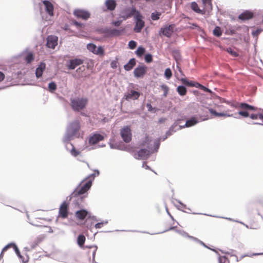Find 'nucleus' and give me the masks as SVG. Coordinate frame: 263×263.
Returning <instances> with one entry per match:
<instances>
[{
	"mask_svg": "<svg viewBox=\"0 0 263 263\" xmlns=\"http://www.w3.org/2000/svg\"><path fill=\"white\" fill-rule=\"evenodd\" d=\"M110 67L112 68H117V62L116 61H112L110 63Z\"/></svg>",
	"mask_w": 263,
	"mask_h": 263,
	"instance_id": "61",
	"label": "nucleus"
},
{
	"mask_svg": "<svg viewBox=\"0 0 263 263\" xmlns=\"http://www.w3.org/2000/svg\"><path fill=\"white\" fill-rule=\"evenodd\" d=\"M209 112L213 115L216 117H231L232 115H228L223 112H217L215 110L210 108L209 109Z\"/></svg>",
	"mask_w": 263,
	"mask_h": 263,
	"instance_id": "24",
	"label": "nucleus"
},
{
	"mask_svg": "<svg viewBox=\"0 0 263 263\" xmlns=\"http://www.w3.org/2000/svg\"><path fill=\"white\" fill-rule=\"evenodd\" d=\"M57 85L55 82H51L49 83L48 88H49V90L50 92H54L57 89Z\"/></svg>",
	"mask_w": 263,
	"mask_h": 263,
	"instance_id": "32",
	"label": "nucleus"
},
{
	"mask_svg": "<svg viewBox=\"0 0 263 263\" xmlns=\"http://www.w3.org/2000/svg\"><path fill=\"white\" fill-rule=\"evenodd\" d=\"M219 263H229V260L225 256H220L218 258Z\"/></svg>",
	"mask_w": 263,
	"mask_h": 263,
	"instance_id": "40",
	"label": "nucleus"
},
{
	"mask_svg": "<svg viewBox=\"0 0 263 263\" xmlns=\"http://www.w3.org/2000/svg\"><path fill=\"white\" fill-rule=\"evenodd\" d=\"M177 90L178 93L181 96H184L186 93V88L183 85L179 86L177 88Z\"/></svg>",
	"mask_w": 263,
	"mask_h": 263,
	"instance_id": "25",
	"label": "nucleus"
},
{
	"mask_svg": "<svg viewBox=\"0 0 263 263\" xmlns=\"http://www.w3.org/2000/svg\"><path fill=\"white\" fill-rule=\"evenodd\" d=\"M85 241V237L83 235H79L78 237V243L80 247H82Z\"/></svg>",
	"mask_w": 263,
	"mask_h": 263,
	"instance_id": "26",
	"label": "nucleus"
},
{
	"mask_svg": "<svg viewBox=\"0 0 263 263\" xmlns=\"http://www.w3.org/2000/svg\"><path fill=\"white\" fill-rule=\"evenodd\" d=\"M227 51L234 57H237L238 56L237 52L230 47L227 48Z\"/></svg>",
	"mask_w": 263,
	"mask_h": 263,
	"instance_id": "42",
	"label": "nucleus"
},
{
	"mask_svg": "<svg viewBox=\"0 0 263 263\" xmlns=\"http://www.w3.org/2000/svg\"><path fill=\"white\" fill-rule=\"evenodd\" d=\"M59 215L62 218H66L68 216V204L65 201L63 202L60 207Z\"/></svg>",
	"mask_w": 263,
	"mask_h": 263,
	"instance_id": "13",
	"label": "nucleus"
},
{
	"mask_svg": "<svg viewBox=\"0 0 263 263\" xmlns=\"http://www.w3.org/2000/svg\"><path fill=\"white\" fill-rule=\"evenodd\" d=\"M146 107L147 108V109L149 111L155 112L156 110L155 108L153 107L150 103L146 104Z\"/></svg>",
	"mask_w": 263,
	"mask_h": 263,
	"instance_id": "57",
	"label": "nucleus"
},
{
	"mask_svg": "<svg viewBox=\"0 0 263 263\" xmlns=\"http://www.w3.org/2000/svg\"><path fill=\"white\" fill-rule=\"evenodd\" d=\"M262 31L261 29H257L255 31H253L252 32V36L254 37L257 38L258 35L260 33V32Z\"/></svg>",
	"mask_w": 263,
	"mask_h": 263,
	"instance_id": "47",
	"label": "nucleus"
},
{
	"mask_svg": "<svg viewBox=\"0 0 263 263\" xmlns=\"http://www.w3.org/2000/svg\"><path fill=\"white\" fill-rule=\"evenodd\" d=\"M15 246V243H13V242H11L9 244H8L7 245H6L3 249H2V252L1 253V256L2 255V254L4 252H5L9 248H14V246Z\"/></svg>",
	"mask_w": 263,
	"mask_h": 263,
	"instance_id": "37",
	"label": "nucleus"
},
{
	"mask_svg": "<svg viewBox=\"0 0 263 263\" xmlns=\"http://www.w3.org/2000/svg\"><path fill=\"white\" fill-rule=\"evenodd\" d=\"M83 60L81 59L74 58L68 60L66 62V66L69 70H73L77 66L82 65Z\"/></svg>",
	"mask_w": 263,
	"mask_h": 263,
	"instance_id": "8",
	"label": "nucleus"
},
{
	"mask_svg": "<svg viewBox=\"0 0 263 263\" xmlns=\"http://www.w3.org/2000/svg\"><path fill=\"white\" fill-rule=\"evenodd\" d=\"M140 93L138 91H137L134 90H131L126 95V100H136L139 98L140 97Z\"/></svg>",
	"mask_w": 263,
	"mask_h": 263,
	"instance_id": "17",
	"label": "nucleus"
},
{
	"mask_svg": "<svg viewBox=\"0 0 263 263\" xmlns=\"http://www.w3.org/2000/svg\"><path fill=\"white\" fill-rule=\"evenodd\" d=\"M181 81L182 82V83L187 85V86H194L195 84H194V82L193 81H188L186 79H184V78H182L181 79Z\"/></svg>",
	"mask_w": 263,
	"mask_h": 263,
	"instance_id": "41",
	"label": "nucleus"
},
{
	"mask_svg": "<svg viewBox=\"0 0 263 263\" xmlns=\"http://www.w3.org/2000/svg\"><path fill=\"white\" fill-rule=\"evenodd\" d=\"M84 70H85V67H84V66H82V67H80L78 68L77 69L76 71H77V72L80 73V72H83Z\"/></svg>",
	"mask_w": 263,
	"mask_h": 263,
	"instance_id": "64",
	"label": "nucleus"
},
{
	"mask_svg": "<svg viewBox=\"0 0 263 263\" xmlns=\"http://www.w3.org/2000/svg\"><path fill=\"white\" fill-rule=\"evenodd\" d=\"M68 144L72 146V149L70 151L71 155L73 157H77L78 155H79L80 152L75 149L74 147L71 143H68L67 145Z\"/></svg>",
	"mask_w": 263,
	"mask_h": 263,
	"instance_id": "29",
	"label": "nucleus"
},
{
	"mask_svg": "<svg viewBox=\"0 0 263 263\" xmlns=\"http://www.w3.org/2000/svg\"><path fill=\"white\" fill-rule=\"evenodd\" d=\"M138 13H140V12L138 11L135 7H128L124 8L121 12L120 14L121 17L123 18V20H125L127 18H129L132 16L135 17V16L137 15Z\"/></svg>",
	"mask_w": 263,
	"mask_h": 263,
	"instance_id": "4",
	"label": "nucleus"
},
{
	"mask_svg": "<svg viewBox=\"0 0 263 263\" xmlns=\"http://www.w3.org/2000/svg\"><path fill=\"white\" fill-rule=\"evenodd\" d=\"M105 4L107 9L110 11L115 10L117 5L115 0H106Z\"/></svg>",
	"mask_w": 263,
	"mask_h": 263,
	"instance_id": "20",
	"label": "nucleus"
},
{
	"mask_svg": "<svg viewBox=\"0 0 263 263\" xmlns=\"http://www.w3.org/2000/svg\"><path fill=\"white\" fill-rule=\"evenodd\" d=\"M46 64L44 63H41L36 68L35 70V76L37 78H40L42 76L43 72L44 71Z\"/></svg>",
	"mask_w": 263,
	"mask_h": 263,
	"instance_id": "19",
	"label": "nucleus"
},
{
	"mask_svg": "<svg viewBox=\"0 0 263 263\" xmlns=\"http://www.w3.org/2000/svg\"><path fill=\"white\" fill-rule=\"evenodd\" d=\"M177 233L181 235L182 236L186 237H188L192 239V236H190L186 232L182 230H177Z\"/></svg>",
	"mask_w": 263,
	"mask_h": 263,
	"instance_id": "46",
	"label": "nucleus"
},
{
	"mask_svg": "<svg viewBox=\"0 0 263 263\" xmlns=\"http://www.w3.org/2000/svg\"><path fill=\"white\" fill-rule=\"evenodd\" d=\"M161 88L164 91L163 96L166 97L168 92V87L165 84L161 85Z\"/></svg>",
	"mask_w": 263,
	"mask_h": 263,
	"instance_id": "45",
	"label": "nucleus"
},
{
	"mask_svg": "<svg viewBox=\"0 0 263 263\" xmlns=\"http://www.w3.org/2000/svg\"><path fill=\"white\" fill-rule=\"evenodd\" d=\"M238 114L246 118L249 116V112L246 110H240L238 111Z\"/></svg>",
	"mask_w": 263,
	"mask_h": 263,
	"instance_id": "54",
	"label": "nucleus"
},
{
	"mask_svg": "<svg viewBox=\"0 0 263 263\" xmlns=\"http://www.w3.org/2000/svg\"><path fill=\"white\" fill-rule=\"evenodd\" d=\"M250 117L251 119H252L253 120H255V119H258L257 114H251V115L250 116Z\"/></svg>",
	"mask_w": 263,
	"mask_h": 263,
	"instance_id": "63",
	"label": "nucleus"
},
{
	"mask_svg": "<svg viewBox=\"0 0 263 263\" xmlns=\"http://www.w3.org/2000/svg\"><path fill=\"white\" fill-rule=\"evenodd\" d=\"M199 122L198 119L195 117H192L191 119L186 121L184 125H179L178 129H182L184 127H190L194 126Z\"/></svg>",
	"mask_w": 263,
	"mask_h": 263,
	"instance_id": "14",
	"label": "nucleus"
},
{
	"mask_svg": "<svg viewBox=\"0 0 263 263\" xmlns=\"http://www.w3.org/2000/svg\"><path fill=\"white\" fill-rule=\"evenodd\" d=\"M222 34L220 27L216 26L213 30V34L219 37Z\"/></svg>",
	"mask_w": 263,
	"mask_h": 263,
	"instance_id": "31",
	"label": "nucleus"
},
{
	"mask_svg": "<svg viewBox=\"0 0 263 263\" xmlns=\"http://www.w3.org/2000/svg\"><path fill=\"white\" fill-rule=\"evenodd\" d=\"M153 152H151L150 149L142 148L137 152V154H135V158L138 159H146Z\"/></svg>",
	"mask_w": 263,
	"mask_h": 263,
	"instance_id": "10",
	"label": "nucleus"
},
{
	"mask_svg": "<svg viewBox=\"0 0 263 263\" xmlns=\"http://www.w3.org/2000/svg\"><path fill=\"white\" fill-rule=\"evenodd\" d=\"M71 101V106L72 109L76 111H80L85 108L88 99L86 98H76L72 99Z\"/></svg>",
	"mask_w": 263,
	"mask_h": 263,
	"instance_id": "3",
	"label": "nucleus"
},
{
	"mask_svg": "<svg viewBox=\"0 0 263 263\" xmlns=\"http://www.w3.org/2000/svg\"><path fill=\"white\" fill-rule=\"evenodd\" d=\"M147 67L144 65H139L134 71V75L137 78H141L146 72Z\"/></svg>",
	"mask_w": 263,
	"mask_h": 263,
	"instance_id": "9",
	"label": "nucleus"
},
{
	"mask_svg": "<svg viewBox=\"0 0 263 263\" xmlns=\"http://www.w3.org/2000/svg\"><path fill=\"white\" fill-rule=\"evenodd\" d=\"M61 257L59 258H58V260L61 262H66L67 261L66 256V255L63 253H60V254Z\"/></svg>",
	"mask_w": 263,
	"mask_h": 263,
	"instance_id": "55",
	"label": "nucleus"
},
{
	"mask_svg": "<svg viewBox=\"0 0 263 263\" xmlns=\"http://www.w3.org/2000/svg\"><path fill=\"white\" fill-rule=\"evenodd\" d=\"M191 7L192 9L197 12V13H201V10L199 8L198 4L194 2L191 3Z\"/></svg>",
	"mask_w": 263,
	"mask_h": 263,
	"instance_id": "27",
	"label": "nucleus"
},
{
	"mask_svg": "<svg viewBox=\"0 0 263 263\" xmlns=\"http://www.w3.org/2000/svg\"><path fill=\"white\" fill-rule=\"evenodd\" d=\"M43 3L45 6L46 12L50 15H53V6L52 3L47 0L43 1Z\"/></svg>",
	"mask_w": 263,
	"mask_h": 263,
	"instance_id": "16",
	"label": "nucleus"
},
{
	"mask_svg": "<svg viewBox=\"0 0 263 263\" xmlns=\"http://www.w3.org/2000/svg\"><path fill=\"white\" fill-rule=\"evenodd\" d=\"M124 31V29H112L110 30V34L112 35H119L121 34L122 32Z\"/></svg>",
	"mask_w": 263,
	"mask_h": 263,
	"instance_id": "28",
	"label": "nucleus"
},
{
	"mask_svg": "<svg viewBox=\"0 0 263 263\" xmlns=\"http://www.w3.org/2000/svg\"><path fill=\"white\" fill-rule=\"evenodd\" d=\"M134 20L135 25L134 28V31L135 32L140 33L145 25V22L143 20V16L140 13H138L135 16Z\"/></svg>",
	"mask_w": 263,
	"mask_h": 263,
	"instance_id": "5",
	"label": "nucleus"
},
{
	"mask_svg": "<svg viewBox=\"0 0 263 263\" xmlns=\"http://www.w3.org/2000/svg\"><path fill=\"white\" fill-rule=\"evenodd\" d=\"M72 23L73 25H74L76 26H77V27L78 28H80V27H82L84 24L80 23V22H79L77 21H72Z\"/></svg>",
	"mask_w": 263,
	"mask_h": 263,
	"instance_id": "58",
	"label": "nucleus"
},
{
	"mask_svg": "<svg viewBox=\"0 0 263 263\" xmlns=\"http://www.w3.org/2000/svg\"><path fill=\"white\" fill-rule=\"evenodd\" d=\"M80 129V123L78 120L74 121L67 125L65 134L63 139V141L65 144L67 149H68L67 144L73 137H78L80 136V134L78 133Z\"/></svg>",
	"mask_w": 263,
	"mask_h": 263,
	"instance_id": "2",
	"label": "nucleus"
},
{
	"mask_svg": "<svg viewBox=\"0 0 263 263\" xmlns=\"http://www.w3.org/2000/svg\"><path fill=\"white\" fill-rule=\"evenodd\" d=\"M253 13L250 11H246L239 15V18L241 20H247L253 17Z\"/></svg>",
	"mask_w": 263,
	"mask_h": 263,
	"instance_id": "22",
	"label": "nucleus"
},
{
	"mask_svg": "<svg viewBox=\"0 0 263 263\" xmlns=\"http://www.w3.org/2000/svg\"><path fill=\"white\" fill-rule=\"evenodd\" d=\"M15 253L16 254V255H17V256L20 258H22V257H23V256L20 253V252L19 251V249L18 248V247H17V246L15 245V246H14V248H13Z\"/></svg>",
	"mask_w": 263,
	"mask_h": 263,
	"instance_id": "56",
	"label": "nucleus"
},
{
	"mask_svg": "<svg viewBox=\"0 0 263 263\" xmlns=\"http://www.w3.org/2000/svg\"><path fill=\"white\" fill-rule=\"evenodd\" d=\"M159 146H160L159 140H156L154 141V147H155L154 149H149L151 150V152H153V153L157 152L158 151V149L159 148Z\"/></svg>",
	"mask_w": 263,
	"mask_h": 263,
	"instance_id": "38",
	"label": "nucleus"
},
{
	"mask_svg": "<svg viewBox=\"0 0 263 263\" xmlns=\"http://www.w3.org/2000/svg\"><path fill=\"white\" fill-rule=\"evenodd\" d=\"M103 139L104 137L102 135L100 134H94L89 137V143L91 144H95L103 140Z\"/></svg>",
	"mask_w": 263,
	"mask_h": 263,
	"instance_id": "15",
	"label": "nucleus"
},
{
	"mask_svg": "<svg viewBox=\"0 0 263 263\" xmlns=\"http://www.w3.org/2000/svg\"><path fill=\"white\" fill-rule=\"evenodd\" d=\"M137 46V43L136 42L134 41H130L128 43V46H129V48L131 49H134V48H136Z\"/></svg>",
	"mask_w": 263,
	"mask_h": 263,
	"instance_id": "51",
	"label": "nucleus"
},
{
	"mask_svg": "<svg viewBox=\"0 0 263 263\" xmlns=\"http://www.w3.org/2000/svg\"><path fill=\"white\" fill-rule=\"evenodd\" d=\"M90 248L93 249V250L92 252V261H93V262H95V257L96 252L97 250V246H94V247H91Z\"/></svg>",
	"mask_w": 263,
	"mask_h": 263,
	"instance_id": "59",
	"label": "nucleus"
},
{
	"mask_svg": "<svg viewBox=\"0 0 263 263\" xmlns=\"http://www.w3.org/2000/svg\"><path fill=\"white\" fill-rule=\"evenodd\" d=\"M145 48L140 46V47H139L138 48V49H137V50L136 51V54L138 57H141L145 52Z\"/></svg>",
	"mask_w": 263,
	"mask_h": 263,
	"instance_id": "35",
	"label": "nucleus"
},
{
	"mask_svg": "<svg viewBox=\"0 0 263 263\" xmlns=\"http://www.w3.org/2000/svg\"><path fill=\"white\" fill-rule=\"evenodd\" d=\"M250 105H249V104H247L246 103H241L239 104V107L240 108L244 109L249 110Z\"/></svg>",
	"mask_w": 263,
	"mask_h": 263,
	"instance_id": "52",
	"label": "nucleus"
},
{
	"mask_svg": "<svg viewBox=\"0 0 263 263\" xmlns=\"http://www.w3.org/2000/svg\"><path fill=\"white\" fill-rule=\"evenodd\" d=\"M173 55L174 58L175 59V61L177 63L178 61L181 60V55L179 52L177 50H175L173 52Z\"/></svg>",
	"mask_w": 263,
	"mask_h": 263,
	"instance_id": "36",
	"label": "nucleus"
},
{
	"mask_svg": "<svg viewBox=\"0 0 263 263\" xmlns=\"http://www.w3.org/2000/svg\"><path fill=\"white\" fill-rule=\"evenodd\" d=\"M20 259H21L22 262L23 263H26L28 261V257L27 256H26V257L23 256V257H22V258Z\"/></svg>",
	"mask_w": 263,
	"mask_h": 263,
	"instance_id": "62",
	"label": "nucleus"
},
{
	"mask_svg": "<svg viewBox=\"0 0 263 263\" xmlns=\"http://www.w3.org/2000/svg\"><path fill=\"white\" fill-rule=\"evenodd\" d=\"M136 64V63L135 59L132 58L130 59L128 62L124 66V68L125 70L129 71L133 69Z\"/></svg>",
	"mask_w": 263,
	"mask_h": 263,
	"instance_id": "21",
	"label": "nucleus"
},
{
	"mask_svg": "<svg viewBox=\"0 0 263 263\" xmlns=\"http://www.w3.org/2000/svg\"><path fill=\"white\" fill-rule=\"evenodd\" d=\"M73 14L79 18L87 20L90 17V13L85 10L77 9L73 12Z\"/></svg>",
	"mask_w": 263,
	"mask_h": 263,
	"instance_id": "11",
	"label": "nucleus"
},
{
	"mask_svg": "<svg viewBox=\"0 0 263 263\" xmlns=\"http://www.w3.org/2000/svg\"><path fill=\"white\" fill-rule=\"evenodd\" d=\"M88 214V212L85 210H81L76 213L77 217L81 220L84 219Z\"/></svg>",
	"mask_w": 263,
	"mask_h": 263,
	"instance_id": "23",
	"label": "nucleus"
},
{
	"mask_svg": "<svg viewBox=\"0 0 263 263\" xmlns=\"http://www.w3.org/2000/svg\"><path fill=\"white\" fill-rule=\"evenodd\" d=\"M144 59L147 63H151L153 61V56L152 54L147 53L145 55Z\"/></svg>",
	"mask_w": 263,
	"mask_h": 263,
	"instance_id": "48",
	"label": "nucleus"
},
{
	"mask_svg": "<svg viewBox=\"0 0 263 263\" xmlns=\"http://www.w3.org/2000/svg\"><path fill=\"white\" fill-rule=\"evenodd\" d=\"M108 223V221L106 220L103 222H98L95 224V228L96 229H100L102 227L104 224H107Z\"/></svg>",
	"mask_w": 263,
	"mask_h": 263,
	"instance_id": "53",
	"label": "nucleus"
},
{
	"mask_svg": "<svg viewBox=\"0 0 263 263\" xmlns=\"http://www.w3.org/2000/svg\"><path fill=\"white\" fill-rule=\"evenodd\" d=\"M25 59L27 63H30L34 59L33 54L31 52L27 53Z\"/></svg>",
	"mask_w": 263,
	"mask_h": 263,
	"instance_id": "30",
	"label": "nucleus"
},
{
	"mask_svg": "<svg viewBox=\"0 0 263 263\" xmlns=\"http://www.w3.org/2000/svg\"><path fill=\"white\" fill-rule=\"evenodd\" d=\"M122 23V21H115L112 22V24L115 26H119Z\"/></svg>",
	"mask_w": 263,
	"mask_h": 263,
	"instance_id": "60",
	"label": "nucleus"
},
{
	"mask_svg": "<svg viewBox=\"0 0 263 263\" xmlns=\"http://www.w3.org/2000/svg\"><path fill=\"white\" fill-rule=\"evenodd\" d=\"M192 239L200 244H201V245H202L203 246H204V247L205 248H207L208 249H210V248H209L204 242H203L202 241H201L200 240L198 239V238H196V237H192Z\"/></svg>",
	"mask_w": 263,
	"mask_h": 263,
	"instance_id": "49",
	"label": "nucleus"
},
{
	"mask_svg": "<svg viewBox=\"0 0 263 263\" xmlns=\"http://www.w3.org/2000/svg\"><path fill=\"white\" fill-rule=\"evenodd\" d=\"M164 76L166 79L167 80L170 79L171 78L172 76V73L170 68H168L165 69L164 72Z\"/></svg>",
	"mask_w": 263,
	"mask_h": 263,
	"instance_id": "39",
	"label": "nucleus"
},
{
	"mask_svg": "<svg viewBox=\"0 0 263 263\" xmlns=\"http://www.w3.org/2000/svg\"><path fill=\"white\" fill-rule=\"evenodd\" d=\"M203 4L208 8L212 9V0H202Z\"/></svg>",
	"mask_w": 263,
	"mask_h": 263,
	"instance_id": "44",
	"label": "nucleus"
},
{
	"mask_svg": "<svg viewBox=\"0 0 263 263\" xmlns=\"http://www.w3.org/2000/svg\"><path fill=\"white\" fill-rule=\"evenodd\" d=\"M175 25H166L162 27L159 31V34L167 37H171L175 31Z\"/></svg>",
	"mask_w": 263,
	"mask_h": 263,
	"instance_id": "6",
	"label": "nucleus"
},
{
	"mask_svg": "<svg viewBox=\"0 0 263 263\" xmlns=\"http://www.w3.org/2000/svg\"><path fill=\"white\" fill-rule=\"evenodd\" d=\"M175 201H177L179 204V205H176L177 209L183 211V209L186 208V205L182 203V202H181L179 200L176 199Z\"/></svg>",
	"mask_w": 263,
	"mask_h": 263,
	"instance_id": "50",
	"label": "nucleus"
},
{
	"mask_svg": "<svg viewBox=\"0 0 263 263\" xmlns=\"http://www.w3.org/2000/svg\"><path fill=\"white\" fill-rule=\"evenodd\" d=\"M180 120H178L176 121L174 124L170 127L168 131L166 132V135L167 136L172 135L174 133L176 132L177 130H179L178 129L179 126L178 127V125L179 124Z\"/></svg>",
	"mask_w": 263,
	"mask_h": 263,
	"instance_id": "18",
	"label": "nucleus"
},
{
	"mask_svg": "<svg viewBox=\"0 0 263 263\" xmlns=\"http://www.w3.org/2000/svg\"><path fill=\"white\" fill-rule=\"evenodd\" d=\"M161 15L160 13L159 12H153L151 14V18L154 21L158 20L160 18Z\"/></svg>",
	"mask_w": 263,
	"mask_h": 263,
	"instance_id": "43",
	"label": "nucleus"
},
{
	"mask_svg": "<svg viewBox=\"0 0 263 263\" xmlns=\"http://www.w3.org/2000/svg\"><path fill=\"white\" fill-rule=\"evenodd\" d=\"M121 136L123 141L126 143H129L132 140V132L128 126L124 127L121 129Z\"/></svg>",
	"mask_w": 263,
	"mask_h": 263,
	"instance_id": "7",
	"label": "nucleus"
},
{
	"mask_svg": "<svg viewBox=\"0 0 263 263\" xmlns=\"http://www.w3.org/2000/svg\"><path fill=\"white\" fill-rule=\"evenodd\" d=\"M97 46L92 43H89L87 45V49L90 52L95 53Z\"/></svg>",
	"mask_w": 263,
	"mask_h": 263,
	"instance_id": "33",
	"label": "nucleus"
},
{
	"mask_svg": "<svg viewBox=\"0 0 263 263\" xmlns=\"http://www.w3.org/2000/svg\"><path fill=\"white\" fill-rule=\"evenodd\" d=\"M58 44V37L49 35L47 38L46 45L48 48L54 49Z\"/></svg>",
	"mask_w": 263,
	"mask_h": 263,
	"instance_id": "12",
	"label": "nucleus"
},
{
	"mask_svg": "<svg viewBox=\"0 0 263 263\" xmlns=\"http://www.w3.org/2000/svg\"><path fill=\"white\" fill-rule=\"evenodd\" d=\"M95 54L103 56L104 54V50L102 46H99L97 48V49H96L95 53Z\"/></svg>",
	"mask_w": 263,
	"mask_h": 263,
	"instance_id": "34",
	"label": "nucleus"
},
{
	"mask_svg": "<svg viewBox=\"0 0 263 263\" xmlns=\"http://www.w3.org/2000/svg\"><path fill=\"white\" fill-rule=\"evenodd\" d=\"M95 171V173L90 174L82 180L69 196L70 200H72L76 206H79L81 203L83 198L86 197L83 195L91 187L95 177L99 175L100 173L98 170Z\"/></svg>",
	"mask_w": 263,
	"mask_h": 263,
	"instance_id": "1",
	"label": "nucleus"
}]
</instances>
